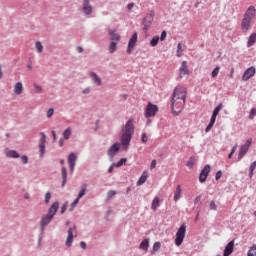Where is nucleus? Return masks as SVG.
<instances>
[{
  "label": "nucleus",
  "mask_w": 256,
  "mask_h": 256,
  "mask_svg": "<svg viewBox=\"0 0 256 256\" xmlns=\"http://www.w3.org/2000/svg\"><path fill=\"white\" fill-rule=\"evenodd\" d=\"M176 55L177 57H181L183 55V46L181 45V43L177 45Z\"/></svg>",
  "instance_id": "nucleus-35"
},
{
  "label": "nucleus",
  "mask_w": 256,
  "mask_h": 256,
  "mask_svg": "<svg viewBox=\"0 0 256 256\" xmlns=\"http://www.w3.org/2000/svg\"><path fill=\"white\" fill-rule=\"evenodd\" d=\"M186 233H187V226L185 224H182L178 229V231L176 232L175 245L177 247H181V245L183 244Z\"/></svg>",
  "instance_id": "nucleus-4"
},
{
  "label": "nucleus",
  "mask_w": 256,
  "mask_h": 256,
  "mask_svg": "<svg viewBox=\"0 0 256 256\" xmlns=\"http://www.w3.org/2000/svg\"><path fill=\"white\" fill-rule=\"evenodd\" d=\"M147 181V172H144L139 178L137 185H143Z\"/></svg>",
  "instance_id": "nucleus-30"
},
{
  "label": "nucleus",
  "mask_w": 256,
  "mask_h": 256,
  "mask_svg": "<svg viewBox=\"0 0 256 256\" xmlns=\"http://www.w3.org/2000/svg\"><path fill=\"white\" fill-rule=\"evenodd\" d=\"M255 43H256V33H253L248 38L247 47H253Z\"/></svg>",
  "instance_id": "nucleus-25"
},
{
  "label": "nucleus",
  "mask_w": 256,
  "mask_h": 256,
  "mask_svg": "<svg viewBox=\"0 0 256 256\" xmlns=\"http://www.w3.org/2000/svg\"><path fill=\"white\" fill-rule=\"evenodd\" d=\"M155 19V11L151 10L142 20L144 25L143 31H149L151 29V25H153V20Z\"/></svg>",
  "instance_id": "nucleus-5"
},
{
  "label": "nucleus",
  "mask_w": 256,
  "mask_h": 256,
  "mask_svg": "<svg viewBox=\"0 0 256 256\" xmlns=\"http://www.w3.org/2000/svg\"><path fill=\"white\" fill-rule=\"evenodd\" d=\"M181 193H183V189L181 188V184L176 186V190L174 192V201L177 203L181 199Z\"/></svg>",
  "instance_id": "nucleus-21"
},
{
  "label": "nucleus",
  "mask_w": 256,
  "mask_h": 256,
  "mask_svg": "<svg viewBox=\"0 0 256 256\" xmlns=\"http://www.w3.org/2000/svg\"><path fill=\"white\" fill-rule=\"evenodd\" d=\"M113 169H115V164H112L109 169H108V173H113Z\"/></svg>",
  "instance_id": "nucleus-60"
},
{
  "label": "nucleus",
  "mask_w": 256,
  "mask_h": 256,
  "mask_svg": "<svg viewBox=\"0 0 256 256\" xmlns=\"http://www.w3.org/2000/svg\"><path fill=\"white\" fill-rule=\"evenodd\" d=\"M89 76L97 87H101V85H103V82L101 81V78L99 77V75H97V73L90 72Z\"/></svg>",
  "instance_id": "nucleus-19"
},
{
  "label": "nucleus",
  "mask_w": 256,
  "mask_h": 256,
  "mask_svg": "<svg viewBox=\"0 0 256 256\" xmlns=\"http://www.w3.org/2000/svg\"><path fill=\"white\" fill-rule=\"evenodd\" d=\"M129 133H130V135H131V133H133V126L131 124L129 125Z\"/></svg>",
  "instance_id": "nucleus-64"
},
{
  "label": "nucleus",
  "mask_w": 256,
  "mask_h": 256,
  "mask_svg": "<svg viewBox=\"0 0 256 256\" xmlns=\"http://www.w3.org/2000/svg\"><path fill=\"white\" fill-rule=\"evenodd\" d=\"M67 211V204H63L61 207V213H65Z\"/></svg>",
  "instance_id": "nucleus-55"
},
{
  "label": "nucleus",
  "mask_w": 256,
  "mask_h": 256,
  "mask_svg": "<svg viewBox=\"0 0 256 256\" xmlns=\"http://www.w3.org/2000/svg\"><path fill=\"white\" fill-rule=\"evenodd\" d=\"M161 249V242H155L153 245V251H159Z\"/></svg>",
  "instance_id": "nucleus-44"
},
{
  "label": "nucleus",
  "mask_w": 256,
  "mask_h": 256,
  "mask_svg": "<svg viewBox=\"0 0 256 256\" xmlns=\"http://www.w3.org/2000/svg\"><path fill=\"white\" fill-rule=\"evenodd\" d=\"M209 173H211V166L206 165L200 173V176H199L200 183H205L207 181V177H209Z\"/></svg>",
  "instance_id": "nucleus-9"
},
{
  "label": "nucleus",
  "mask_w": 256,
  "mask_h": 256,
  "mask_svg": "<svg viewBox=\"0 0 256 256\" xmlns=\"http://www.w3.org/2000/svg\"><path fill=\"white\" fill-rule=\"evenodd\" d=\"M155 167H157V160H152L150 169H155Z\"/></svg>",
  "instance_id": "nucleus-54"
},
{
  "label": "nucleus",
  "mask_w": 256,
  "mask_h": 256,
  "mask_svg": "<svg viewBox=\"0 0 256 256\" xmlns=\"http://www.w3.org/2000/svg\"><path fill=\"white\" fill-rule=\"evenodd\" d=\"M157 111H159V107L149 102L146 107L145 117H155V115H157Z\"/></svg>",
  "instance_id": "nucleus-8"
},
{
  "label": "nucleus",
  "mask_w": 256,
  "mask_h": 256,
  "mask_svg": "<svg viewBox=\"0 0 256 256\" xmlns=\"http://www.w3.org/2000/svg\"><path fill=\"white\" fill-rule=\"evenodd\" d=\"M233 249H235V240L230 241L225 249H224V255L223 256H229L231 253H233Z\"/></svg>",
  "instance_id": "nucleus-18"
},
{
  "label": "nucleus",
  "mask_w": 256,
  "mask_h": 256,
  "mask_svg": "<svg viewBox=\"0 0 256 256\" xmlns=\"http://www.w3.org/2000/svg\"><path fill=\"white\" fill-rule=\"evenodd\" d=\"M73 133V131L71 130V127H68V128H66L64 131H63V133H62V135H63V137H64V139H69V137H71V134Z\"/></svg>",
  "instance_id": "nucleus-28"
},
{
  "label": "nucleus",
  "mask_w": 256,
  "mask_h": 256,
  "mask_svg": "<svg viewBox=\"0 0 256 256\" xmlns=\"http://www.w3.org/2000/svg\"><path fill=\"white\" fill-rule=\"evenodd\" d=\"M256 73L255 66H251L245 70L244 74L242 75V81H249L251 77H254Z\"/></svg>",
  "instance_id": "nucleus-10"
},
{
  "label": "nucleus",
  "mask_w": 256,
  "mask_h": 256,
  "mask_svg": "<svg viewBox=\"0 0 256 256\" xmlns=\"http://www.w3.org/2000/svg\"><path fill=\"white\" fill-rule=\"evenodd\" d=\"M73 231H77V226L68 229V237L66 239V247L73 245Z\"/></svg>",
  "instance_id": "nucleus-14"
},
{
  "label": "nucleus",
  "mask_w": 256,
  "mask_h": 256,
  "mask_svg": "<svg viewBox=\"0 0 256 256\" xmlns=\"http://www.w3.org/2000/svg\"><path fill=\"white\" fill-rule=\"evenodd\" d=\"M140 249H142V251H149V239H144L140 243Z\"/></svg>",
  "instance_id": "nucleus-26"
},
{
  "label": "nucleus",
  "mask_w": 256,
  "mask_h": 256,
  "mask_svg": "<svg viewBox=\"0 0 256 256\" xmlns=\"http://www.w3.org/2000/svg\"><path fill=\"white\" fill-rule=\"evenodd\" d=\"M256 168V161L252 162L250 165V172H249V177L251 179V177H253V171H255Z\"/></svg>",
  "instance_id": "nucleus-38"
},
{
  "label": "nucleus",
  "mask_w": 256,
  "mask_h": 256,
  "mask_svg": "<svg viewBox=\"0 0 256 256\" xmlns=\"http://www.w3.org/2000/svg\"><path fill=\"white\" fill-rule=\"evenodd\" d=\"M52 135H53V141H57V132H55V130H52Z\"/></svg>",
  "instance_id": "nucleus-59"
},
{
  "label": "nucleus",
  "mask_w": 256,
  "mask_h": 256,
  "mask_svg": "<svg viewBox=\"0 0 256 256\" xmlns=\"http://www.w3.org/2000/svg\"><path fill=\"white\" fill-rule=\"evenodd\" d=\"M21 161L24 165H27V163H29V158L27 157V155H23L21 157Z\"/></svg>",
  "instance_id": "nucleus-48"
},
{
  "label": "nucleus",
  "mask_w": 256,
  "mask_h": 256,
  "mask_svg": "<svg viewBox=\"0 0 256 256\" xmlns=\"http://www.w3.org/2000/svg\"><path fill=\"white\" fill-rule=\"evenodd\" d=\"M34 89L36 91V93H41V91H43V88H41V86L34 84Z\"/></svg>",
  "instance_id": "nucleus-52"
},
{
  "label": "nucleus",
  "mask_w": 256,
  "mask_h": 256,
  "mask_svg": "<svg viewBox=\"0 0 256 256\" xmlns=\"http://www.w3.org/2000/svg\"><path fill=\"white\" fill-rule=\"evenodd\" d=\"M40 135H41V139L39 144L45 145V141H47V136L43 132H41Z\"/></svg>",
  "instance_id": "nucleus-42"
},
{
  "label": "nucleus",
  "mask_w": 256,
  "mask_h": 256,
  "mask_svg": "<svg viewBox=\"0 0 256 256\" xmlns=\"http://www.w3.org/2000/svg\"><path fill=\"white\" fill-rule=\"evenodd\" d=\"M40 149V157H43L45 155V144H39Z\"/></svg>",
  "instance_id": "nucleus-43"
},
{
  "label": "nucleus",
  "mask_w": 256,
  "mask_h": 256,
  "mask_svg": "<svg viewBox=\"0 0 256 256\" xmlns=\"http://www.w3.org/2000/svg\"><path fill=\"white\" fill-rule=\"evenodd\" d=\"M14 95H22L23 93V83L21 82H17L15 85H14Z\"/></svg>",
  "instance_id": "nucleus-22"
},
{
  "label": "nucleus",
  "mask_w": 256,
  "mask_h": 256,
  "mask_svg": "<svg viewBox=\"0 0 256 256\" xmlns=\"http://www.w3.org/2000/svg\"><path fill=\"white\" fill-rule=\"evenodd\" d=\"M57 211H59V202H54L48 209L47 215H50L52 218H54L57 214Z\"/></svg>",
  "instance_id": "nucleus-16"
},
{
  "label": "nucleus",
  "mask_w": 256,
  "mask_h": 256,
  "mask_svg": "<svg viewBox=\"0 0 256 256\" xmlns=\"http://www.w3.org/2000/svg\"><path fill=\"white\" fill-rule=\"evenodd\" d=\"M210 209L211 211H217V204L215 203L214 200L210 202Z\"/></svg>",
  "instance_id": "nucleus-45"
},
{
  "label": "nucleus",
  "mask_w": 256,
  "mask_h": 256,
  "mask_svg": "<svg viewBox=\"0 0 256 256\" xmlns=\"http://www.w3.org/2000/svg\"><path fill=\"white\" fill-rule=\"evenodd\" d=\"M108 35L110 36V40L112 42L119 43V41H121V35L117 33V30L108 29Z\"/></svg>",
  "instance_id": "nucleus-12"
},
{
  "label": "nucleus",
  "mask_w": 256,
  "mask_h": 256,
  "mask_svg": "<svg viewBox=\"0 0 256 256\" xmlns=\"http://www.w3.org/2000/svg\"><path fill=\"white\" fill-rule=\"evenodd\" d=\"M148 137H147V134L146 133H143L142 136H141V141L142 143H147L148 141Z\"/></svg>",
  "instance_id": "nucleus-50"
},
{
  "label": "nucleus",
  "mask_w": 256,
  "mask_h": 256,
  "mask_svg": "<svg viewBox=\"0 0 256 256\" xmlns=\"http://www.w3.org/2000/svg\"><path fill=\"white\" fill-rule=\"evenodd\" d=\"M115 195H117V192H116L115 190H110V191L107 193L108 199H111V197H115Z\"/></svg>",
  "instance_id": "nucleus-46"
},
{
  "label": "nucleus",
  "mask_w": 256,
  "mask_h": 256,
  "mask_svg": "<svg viewBox=\"0 0 256 256\" xmlns=\"http://www.w3.org/2000/svg\"><path fill=\"white\" fill-rule=\"evenodd\" d=\"M77 51H78V53H83V47L78 46V47H77Z\"/></svg>",
  "instance_id": "nucleus-63"
},
{
  "label": "nucleus",
  "mask_w": 256,
  "mask_h": 256,
  "mask_svg": "<svg viewBox=\"0 0 256 256\" xmlns=\"http://www.w3.org/2000/svg\"><path fill=\"white\" fill-rule=\"evenodd\" d=\"M121 141L122 142H115L109 147L107 155L110 159H113V157L119 153L121 147H127V145H129V121L125 124Z\"/></svg>",
  "instance_id": "nucleus-2"
},
{
  "label": "nucleus",
  "mask_w": 256,
  "mask_h": 256,
  "mask_svg": "<svg viewBox=\"0 0 256 256\" xmlns=\"http://www.w3.org/2000/svg\"><path fill=\"white\" fill-rule=\"evenodd\" d=\"M195 165V158L194 157H190L186 163V166L189 169H193V166Z\"/></svg>",
  "instance_id": "nucleus-32"
},
{
  "label": "nucleus",
  "mask_w": 256,
  "mask_h": 256,
  "mask_svg": "<svg viewBox=\"0 0 256 256\" xmlns=\"http://www.w3.org/2000/svg\"><path fill=\"white\" fill-rule=\"evenodd\" d=\"M67 184V168L62 167V187Z\"/></svg>",
  "instance_id": "nucleus-27"
},
{
  "label": "nucleus",
  "mask_w": 256,
  "mask_h": 256,
  "mask_svg": "<svg viewBox=\"0 0 256 256\" xmlns=\"http://www.w3.org/2000/svg\"><path fill=\"white\" fill-rule=\"evenodd\" d=\"M223 109V104H219L213 111V114L211 116L210 122L208 126L206 127L205 131L206 133H209L210 129H213V125H215V121H217V115H219V112Z\"/></svg>",
  "instance_id": "nucleus-6"
},
{
  "label": "nucleus",
  "mask_w": 256,
  "mask_h": 256,
  "mask_svg": "<svg viewBox=\"0 0 256 256\" xmlns=\"http://www.w3.org/2000/svg\"><path fill=\"white\" fill-rule=\"evenodd\" d=\"M35 47L37 49V53H43V44L41 43V41H37L35 43Z\"/></svg>",
  "instance_id": "nucleus-34"
},
{
  "label": "nucleus",
  "mask_w": 256,
  "mask_h": 256,
  "mask_svg": "<svg viewBox=\"0 0 256 256\" xmlns=\"http://www.w3.org/2000/svg\"><path fill=\"white\" fill-rule=\"evenodd\" d=\"M251 143H253V138H249L246 142L240 147L239 154H238V161H241L245 155H247V151L251 147Z\"/></svg>",
  "instance_id": "nucleus-7"
},
{
  "label": "nucleus",
  "mask_w": 256,
  "mask_h": 256,
  "mask_svg": "<svg viewBox=\"0 0 256 256\" xmlns=\"http://www.w3.org/2000/svg\"><path fill=\"white\" fill-rule=\"evenodd\" d=\"M127 163V158H121L119 162L114 163L115 167H123Z\"/></svg>",
  "instance_id": "nucleus-36"
},
{
  "label": "nucleus",
  "mask_w": 256,
  "mask_h": 256,
  "mask_svg": "<svg viewBox=\"0 0 256 256\" xmlns=\"http://www.w3.org/2000/svg\"><path fill=\"white\" fill-rule=\"evenodd\" d=\"M138 34L135 32L129 40V49H133L137 43Z\"/></svg>",
  "instance_id": "nucleus-24"
},
{
  "label": "nucleus",
  "mask_w": 256,
  "mask_h": 256,
  "mask_svg": "<svg viewBox=\"0 0 256 256\" xmlns=\"http://www.w3.org/2000/svg\"><path fill=\"white\" fill-rule=\"evenodd\" d=\"M161 205V200L159 199V197H155L153 200H152V203H151V209L155 212L157 211V208Z\"/></svg>",
  "instance_id": "nucleus-23"
},
{
  "label": "nucleus",
  "mask_w": 256,
  "mask_h": 256,
  "mask_svg": "<svg viewBox=\"0 0 256 256\" xmlns=\"http://www.w3.org/2000/svg\"><path fill=\"white\" fill-rule=\"evenodd\" d=\"M87 191V184L82 185L80 192L78 194V199H82L85 196V192Z\"/></svg>",
  "instance_id": "nucleus-29"
},
{
  "label": "nucleus",
  "mask_w": 256,
  "mask_h": 256,
  "mask_svg": "<svg viewBox=\"0 0 256 256\" xmlns=\"http://www.w3.org/2000/svg\"><path fill=\"white\" fill-rule=\"evenodd\" d=\"M187 99V88L185 86H177L172 94L171 109L174 115H179L185 107V100Z\"/></svg>",
  "instance_id": "nucleus-1"
},
{
  "label": "nucleus",
  "mask_w": 256,
  "mask_h": 256,
  "mask_svg": "<svg viewBox=\"0 0 256 256\" xmlns=\"http://www.w3.org/2000/svg\"><path fill=\"white\" fill-rule=\"evenodd\" d=\"M237 151V144H235L231 150V155H233Z\"/></svg>",
  "instance_id": "nucleus-61"
},
{
  "label": "nucleus",
  "mask_w": 256,
  "mask_h": 256,
  "mask_svg": "<svg viewBox=\"0 0 256 256\" xmlns=\"http://www.w3.org/2000/svg\"><path fill=\"white\" fill-rule=\"evenodd\" d=\"M247 256H256V244L248 250Z\"/></svg>",
  "instance_id": "nucleus-33"
},
{
  "label": "nucleus",
  "mask_w": 256,
  "mask_h": 256,
  "mask_svg": "<svg viewBox=\"0 0 256 256\" xmlns=\"http://www.w3.org/2000/svg\"><path fill=\"white\" fill-rule=\"evenodd\" d=\"M237 151V144H235L231 150V155H233Z\"/></svg>",
  "instance_id": "nucleus-62"
},
{
  "label": "nucleus",
  "mask_w": 256,
  "mask_h": 256,
  "mask_svg": "<svg viewBox=\"0 0 256 256\" xmlns=\"http://www.w3.org/2000/svg\"><path fill=\"white\" fill-rule=\"evenodd\" d=\"M4 154L6 155V157H8V159H19V157H21V155H19L17 151L11 150L9 148H6L4 150Z\"/></svg>",
  "instance_id": "nucleus-13"
},
{
  "label": "nucleus",
  "mask_w": 256,
  "mask_h": 256,
  "mask_svg": "<svg viewBox=\"0 0 256 256\" xmlns=\"http://www.w3.org/2000/svg\"><path fill=\"white\" fill-rule=\"evenodd\" d=\"M53 113H55V110L53 108L48 109L47 111L48 119H51V117H53Z\"/></svg>",
  "instance_id": "nucleus-47"
},
{
  "label": "nucleus",
  "mask_w": 256,
  "mask_h": 256,
  "mask_svg": "<svg viewBox=\"0 0 256 256\" xmlns=\"http://www.w3.org/2000/svg\"><path fill=\"white\" fill-rule=\"evenodd\" d=\"M77 161V156L75 155V153H70L68 156V163L70 165V171L71 173H73V171L75 170V162Z\"/></svg>",
  "instance_id": "nucleus-17"
},
{
  "label": "nucleus",
  "mask_w": 256,
  "mask_h": 256,
  "mask_svg": "<svg viewBox=\"0 0 256 256\" xmlns=\"http://www.w3.org/2000/svg\"><path fill=\"white\" fill-rule=\"evenodd\" d=\"M89 3H91V0L83 1V11L85 15H91V13H93V7L89 5Z\"/></svg>",
  "instance_id": "nucleus-20"
},
{
  "label": "nucleus",
  "mask_w": 256,
  "mask_h": 256,
  "mask_svg": "<svg viewBox=\"0 0 256 256\" xmlns=\"http://www.w3.org/2000/svg\"><path fill=\"white\" fill-rule=\"evenodd\" d=\"M79 198H76L72 203H71V211H73L75 209V207H77V205H79Z\"/></svg>",
  "instance_id": "nucleus-40"
},
{
  "label": "nucleus",
  "mask_w": 256,
  "mask_h": 256,
  "mask_svg": "<svg viewBox=\"0 0 256 256\" xmlns=\"http://www.w3.org/2000/svg\"><path fill=\"white\" fill-rule=\"evenodd\" d=\"M201 201V196H197L194 200V205H197Z\"/></svg>",
  "instance_id": "nucleus-56"
},
{
  "label": "nucleus",
  "mask_w": 256,
  "mask_h": 256,
  "mask_svg": "<svg viewBox=\"0 0 256 256\" xmlns=\"http://www.w3.org/2000/svg\"><path fill=\"white\" fill-rule=\"evenodd\" d=\"M157 43H159V36L153 37L152 40L150 41L151 47H157Z\"/></svg>",
  "instance_id": "nucleus-37"
},
{
  "label": "nucleus",
  "mask_w": 256,
  "mask_h": 256,
  "mask_svg": "<svg viewBox=\"0 0 256 256\" xmlns=\"http://www.w3.org/2000/svg\"><path fill=\"white\" fill-rule=\"evenodd\" d=\"M51 201V193L47 192L45 195V203L48 204Z\"/></svg>",
  "instance_id": "nucleus-49"
},
{
  "label": "nucleus",
  "mask_w": 256,
  "mask_h": 256,
  "mask_svg": "<svg viewBox=\"0 0 256 256\" xmlns=\"http://www.w3.org/2000/svg\"><path fill=\"white\" fill-rule=\"evenodd\" d=\"M167 38V32L166 31H163L161 33V36H160V41H165V39Z\"/></svg>",
  "instance_id": "nucleus-53"
},
{
  "label": "nucleus",
  "mask_w": 256,
  "mask_h": 256,
  "mask_svg": "<svg viewBox=\"0 0 256 256\" xmlns=\"http://www.w3.org/2000/svg\"><path fill=\"white\" fill-rule=\"evenodd\" d=\"M80 247L82 249H87V244L84 241H82V242H80Z\"/></svg>",
  "instance_id": "nucleus-57"
},
{
  "label": "nucleus",
  "mask_w": 256,
  "mask_h": 256,
  "mask_svg": "<svg viewBox=\"0 0 256 256\" xmlns=\"http://www.w3.org/2000/svg\"><path fill=\"white\" fill-rule=\"evenodd\" d=\"M51 221H53V216H50L49 214L43 215L41 217L40 225H41L42 231L45 230V227H47V225H49Z\"/></svg>",
  "instance_id": "nucleus-11"
},
{
  "label": "nucleus",
  "mask_w": 256,
  "mask_h": 256,
  "mask_svg": "<svg viewBox=\"0 0 256 256\" xmlns=\"http://www.w3.org/2000/svg\"><path fill=\"white\" fill-rule=\"evenodd\" d=\"M185 75H189V67L187 66V61H183L180 67L179 77L183 79Z\"/></svg>",
  "instance_id": "nucleus-15"
},
{
  "label": "nucleus",
  "mask_w": 256,
  "mask_h": 256,
  "mask_svg": "<svg viewBox=\"0 0 256 256\" xmlns=\"http://www.w3.org/2000/svg\"><path fill=\"white\" fill-rule=\"evenodd\" d=\"M82 93H84V95L91 93V88L84 89Z\"/></svg>",
  "instance_id": "nucleus-58"
},
{
  "label": "nucleus",
  "mask_w": 256,
  "mask_h": 256,
  "mask_svg": "<svg viewBox=\"0 0 256 256\" xmlns=\"http://www.w3.org/2000/svg\"><path fill=\"white\" fill-rule=\"evenodd\" d=\"M221 70V67L217 66L211 73V76L213 77V79H215V77H217V75H219V71Z\"/></svg>",
  "instance_id": "nucleus-39"
},
{
  "label": "nucleus",
  "mask_w": 256,
  "mask_h": 256,
  "mask_svg": "<svg viewBox=\"0 0 256 256\" xmlns=\"http://www.w3.org/2000/svg\"><path fill=\"white\" fill-rule=\"evenodd\" d=\"M119 42H111L109 45V53H115L117 51V45Z\"/></svg>",
  "instance_id": "nucleus-31"
},
{
  "label": "nucleus",
  "mask_w": 256,
  "mask_h": 256,
  "mask_svg": "<svg viewBox=\"0 0 256 256\" xmlns=\"http://www.w3.org/2000/svg\"><path fill=\"white\" fill-rule=\"evenodd\" d=\"M256 17V9L255 6H249L244 13V16L241 21V30L242 33H247L249 29H251V24L253 23V19Z\"/></svg>",
  "instance_id": "nucleus-3"
},
{
  "label": "nucleus",
  "mask_w": 256,
  "mask_h": 256,
  "mask_svg": "<svg viewBox=\"0 0 256 256\" xmlns=\"http://www.w3.org/2000/svg\"><path fill=\"white\" fill-rule=\"evenodd\" d=\"M255 115H256V109L252 108L249 115L250 121H253V119H255Z\"/></svg>",
  "instance_id": "nucleus-41"
},
{
  "label": "nucleus",
  "mask_w": 256,
  "mask_h": 256,
  "mask_svg": "<svg viewBox=\"0 0 256 256\" xmlns=\"http://www.w3.org/2000/svg\"><path fill=\"white\" fill-rule=\"evenodd\" d=\"M221 177H223V172H221V170H219L215 176L216 181H219V179H221Z\"/></svg>",
  "instance_id": "nucleus-51"
}]
</instances>
